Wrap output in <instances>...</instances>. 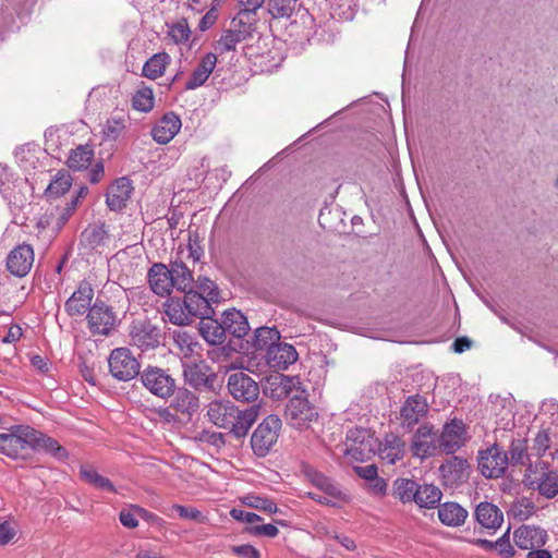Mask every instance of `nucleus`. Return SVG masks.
Here are the masks:
<instances>
[{
  "mask_svg": "<svg viewBox=\"0 0 558 558\" xmlns=\"http://www.w3.org/2000/svg\"><path fill=\"white\" fill-rule=\"evenodd\" d=\"M126 120L123 117H112L107 120L104 128V136L108 141H116L123 133Z\"/></svg>",
  "mask_w": 558,
  "mask_h": 558,
  "instance_id": "obj_54",
  "label": "nucleus"
},
{
  "mask_svg": "<svg viewBox=\"0 0 558 558\" xmlns=\"http://www.w3.org/2000/svg\"><path fill=\"white\" fill-rule=\"evenodd\" d=\"M509 464L507 453L494 445L484 451H480L478 469L487 478H498L504 475Z\"/></svg>",
  "mask_w": 558,
  "mask_h": 558,
  "instance_id": "obj_10",
  "label": "nucleus"
},
{
  "mask_svg": "<svg viewBox=\"0 0 558 558\" xmlns=\"http://www.w3.org/2000/svg\"><path fill=\"white\" fill-rule=\"evenodd\" d=\"M227 387L229 393L240 402H253L259 395L258 384L244 372L230 374Z\"/></svg>",
  "mask_w": 558,
  "mask_h": 558,
  "instance_id": "obj_11",
  "label": "nucleus"
},
{
  "mask_svg": "<svg viewBox=\"0 0 558 558\" xmlns=\"http://www.w3.org/2000/svg\"><path fill=\"white\" fill-rule=\"evenodd\" d=\"M248 531L253 535L267 537H276L279 533L278 527L274 524L252 525L250 526Z\"/></svg>",
  "mask_w": 558,
  "mask_h": 558,
  "instance_id": "obj_61",
  "label": "nucleus"
},
{
  "mask_svg": "<svg viewBox=\"0 0 558 558\" xmlns=\"http://www.w3.org/2000/svg\"><path fill=\"white\" fill-rule=\"evenodd\" d=\"M33 438L36 440L32 442L31 450H43L60 461L68 457L66 449L56 439L48 437L38 430H36V436H33Z\"/></svg>",
  "mask_w": 558,
  "mask_h": 558,
  "instance_id": "obj_39",
  "label": "nucleus"
},
{
  "mask_svg": "<svg viewBox=\"0 0 558 558\" xmlns=\"http://www.w3.org/2000/svg\"><path fill=\"white\" fill-rule=\"evenodd\" d=\"M298 0H268V12L274 19L290 17Z\"/></svg>",
  "mask_w": 558,
  "mask_h": 558,
  "instance_id": "obj_49",
  "label": "nucleus"
},
{
  "mask_svg": "<svg viewBox=\"0 0 558 558\" xmlns=\"http://www.w3.org/2000/svg\"><path fill=\"white\" fill-rule=\"evenodd\" d=\"M541 412L543 414H549L551 421L554 422L556 418H558V402L553 399L545 400L541 405Z\"/></svg>",
  "mask_w": 558,
  "mask_h": 558,
  "instance_id": "obj_64",
  "label": "nucleus"
},
{
  "mask_svg": "<svg viewBox=\"0 0 558 558\" xmlns=\"http://www.w3.org/2000/svg\"><path fill=\"white\" fill-rule=\"evenodd\" d=\"M410 450L413 457L421 460L436 454L439 450L438 434L429 424H422L415 430L410 444Z\"/></svg>",
  "mask_w": 558,
  "mask_h": 558,
  "instance_id": "obj_8",
  "label": "nucleus"
},
{
  "mask_svg": "<svg viewBox=\"0 0 558 558\" xmlns=\"http://www.w3.org/2000/svg\"><path fill=\"white\" fill-rule=\"evenodd\" d=\"M197 291L203 296H206L211 303H218L220 293L216 283L208 278H198L195 283Z\"/></svg>",
  "mask_w": 558,
  "mask_h": 558,
  "instance_id": "obj_55",
  "label": "nucleus"
},
{
  "mask_svg": "<svg viewBox=\"0 0 558 558\" xmlns=\"http://www.w3.org/2000/svg\"><path fill=\"white\" fill-rule=\"evenodd\" d=\"M80 474H81V477L85 482L89 483L90 485L95 486L96 488L106 490V492H110V493L114 492V486L110 482V480L100 475L92 466H87V465L82 466L80 470Z\"/></svg>",
  "mask_w": 558,
  "mask_h": 558,
  "instance_id": "obj_46",
  "label": "nucleus"
},
{
  "mask_svg": "<svg viewBox=\"0 0 558 558\" xmlns=\"http://www.w3.org/2000/svg\"><path fill=\"white\" fill-rule=\"evenodd\" d=\"M304 472L311 484L320 490L327 498L335 500V504L338 507L342 504L350 502L351 497L349 493L343 489L340 484L314 468H306Z\"/></svg>",
  "mask_w": 558,
  "mask_h": 558,
  "instance_id": "obj_9",
  "label": "nucleus"
},
{
  "mask_svg": "<svg viewBox=\"0 0 558 558\" xmlns=\"http://www.w3.org/2000/svg\"><path fill=\"white\" fill-rule=\"evenodd\" d=\"M280 333L276 328L259 327L255 330L253 345L256 350L268 349L278 343Z\"/></svg>",
  "mask_w": 558,
  "mask_h": 558,
  "instance_id": "obj_45",
  "label": "nucleus"
},
{
  "mask_svg": "<svg viewBox=\"0 0 558 558\" xmlns=\"http://www.w3.org/2000/svg\"><path fill=\"white\" fill-rule=\"evenodd\" d=\"M298 352L292 344L278 342L270 345L266 352V360L270 367L287 369L298 360Z\"/></svg>",
  "mask_w": 558,
  "mask_h": 558,
  "instance_id": "obj_20",
  "label": "nucleus"
},
{
  "mask_svg": "<svg viewBox=\"0 0 558 558\" xmlns=\"http://www.w3.org/2000/svg\"><path fill=\"white\" fill-rule=\"evenodd\" d=\"M469 517L465 508L454 501L438 505V518L444 525L458 527L464 524Z\"/></svg>",
  "mask_w": 558,
  "mask_h": 558,
  "instance_id": "obj_29",
  "label": "nucleus"
},
{
  "mask_svg": "<svg viewBox=\"0 0 558 558\" xmlns=\"http://www.w3.org/2000/svg\"><path fill=\"white\" fill-rule=\"evenodd\" d=\"M525 485L535 488L538 493L550 499L558 495V471L557 470H544L539 473L536 480H532L531 475H526L524 478Z\"/></svg>",
  "mask_w": 558,
  "mask_h": 558,
  "instance_id": "obj_25",
  "label": "nucleus"
},
{
  "mask_svg": "<svg viewBox=\"0 0 558 558\" xmlns=\"http://www.w3.org/2000/svg\"><path fill=\"white\" fill-rule=\"evenodd\" d=\"M34 263V250L29 244H21L14 247L7 257L8 270L16 276H26Z\"/></svg>",
  "mask_w": 558,
  "mask_h": 558,
  "instance_id": "obj_17",
  "label": "nucleus"
},
{
  "mask_svg": "<svg viewBox=\"0 0 558 558\" xmlns=\"http://www.w3.org/2000/svg\"><path fill=\"white\" fill-rule=\"evenodd\" d=\"M417 482L410 478H398L393 484V496L403 504L414 502Z\"/></svg>",
  "mask_w": 558,
  "mask_h": 558,
  "instance_id": "obj_44",
  "label": "nucleus"
},
{
  "mask_svg": "<svg viewBox=\"0 0 558 558\" xmlns=\"http://www.w3.org/2000/svg\"><path fill=\"white\" fill-rule=\"evenodd\" d=\"M174 347L179 350V353L184 357L190 356L193 352L197 342L194 337L184 330H174L172 332Z\"/></svg>",
  "mask_w": 558,
  "mask_h": 558,
  "instance_id": "obj_48",
  "label": "nucleus"
},
{
  "mask_svg": "<svg viewBox=\"0 0 558 558\" xmlns=\"http://www.w3.org/2000/svg\"><path fill=\"white\" fill-rule=\"evenodd\" d=\"M172 288L186 293L193 290L194 279L192 271L182 262H172L169 267Z\"/></svg>",
  "mask_w": 558,
  "mask_h": 558,
  "instance_id": "obj_35",
  "label": "nucleus"
},
{
  "mask_svg": "<svg viewBox=\"0 0 558 558\" xmlns=\"http://www.w3.org/2000/svg\"><path fill=\"white\" fill-rule=\"evenodd\" d=\"M72 184V178L68 172H58L54 180L51 181L47 189L49 196L63 195Z\"/></svg>",
  "mask_w": 558,
  "mask_h": 558,
  "instance_id": "obj_52",
  "label": "nucleus"
},
{
  "mask_svg": "<svg viewBox=\"0 0 558 558\" xmlns=\"http://www.w3.org/2000/svg\"><path fill=\"white\" fill-rule=\"evenodd\" d=\"M527 445H526V440L525 439H522V438H518V439H513L511 441V445H510V448H509V453H510V458H509V463L515 465V464H521V465H525V464H529L527 466V471L529 472H533L532 471V463H531V451H527Z\"/></svg>",
  "mask_w": 558,
  "mask_h": 558,
  "instance_id": "obj_40",
  "label": "nucleus"
},
{
  "mask_svg": "<svg viewBox=\"0 0 558 558\" xmlns=\"http://www.w3.org/2000/svg\"><path fill=\"white\" fill-rule=\"evenodd\" d=\"M548 541L547 532L534 525H521L513 533L515 546L523 550L543 547Z\"/></svg>",
  "mask_w": 558,
  "mask_h": 558,
  "instance_id": "obj_18",
  "label": "nucleus"
},
{
  "mask_svg": "<svg viewBox=\"0 0 558 558\" xmlns=\"http://www.w3.org/2000/svg\"><path fill=\"white\" fill-rule=\"evenodd\" d=\"M373 436L367 429L355 428L348 432L345 454L356 461H364L374 453Z\"/></svg>",
  "mask_w": 558,
  "mask_h": 558,
  "instance_id": "obj_14",
  "label": "nucleus"
},
{
  "mask_svg": "<svg viewBox=\"0 0 558 558\" xmlns=\"http://www.w3.org/2000/svg\"><path fill=\"white\" fill-rule=\"evenodd\" d=\"M404 442L398 436L390 435L378 447L379 458L388 464H395L404 456Z\"/></svg>",
  "mask_w": 558,
  "mask_h": 558,
  "instance_id": "obj_32",
  "label": "nucleus"
},
{
  "mask_svg": "<svg viewBox=\"0 0 558 558\" xmlns=\"http://www.w3.org/2000/svg\"><path fill=\"white\" fill-rule=\"evenodd\" d=\"M11 185L12 182L10 180V174L8 173L7 167L0 165V194L10 203L12 202L10 193Z\"/></svg>",
  "mask_w": 558,
  "mask_h": 558,
  "instance_id": "obj_60",
  "label": "nucleus"
},
{
  "mask_svg": "<svg viewBox=\"0 0 558 558\" xmlns=\"http://www.w3.org/2000/svg\"><path fill=\"white\" fill-rule=\"evenodd\" d=\"M427 412L428 403L424 397L418 395L408 397L400 409L401 426L411 430L421 418L426 416Z\"/></svg>",
  "mask_w": 558,
  "mask_h": 558,
  "instance_id": "obj_16",
  "label": "nucleus"
},
{
  "mask_svg": "<svg viewBox=\"0 0 558 558\" xmlns=\"http://www.w3.org/2000/svg\"><path fill=\"white\" fill-rule=\"evenodd\" d=\"M147 278L155 294L166 296L172 291L171 274L166 265L161 263L154 264L148 270Z\"/></svg>",
  "mask_w": 558,
  "mask_h": 558,
  "instance_id": "obj_26",
  "label": "nucleus"
},
{
  "mask_svg": "<svg viewBox=\"0 0 558 558\" xmlns=\"http://www.w3.org/2000/svg\"><path fill=\"white\" fill-rule=\"evenodd\" d=\"M442 493L438 486L427 483H417L414 502L420 508H435L437 505H439Z\"/></svg>",
  "mask_w": 558,
  "mask_h": 558,
  "instance_id": "obj_37",
  "label": "nucleus"
},
{
  "mask_svg": "<svg viewBox=\"0 0 558 558\" xmlns=\"http://www.w3.org/2000/svg\"><path fill=\"white\" fill-rule=\"evenodd\" d=\"M132 107L142 112H148L154 108V93L150 87H140L132 98Z\"/></svg>",
  "mask_w": 558,
  "mask_h": 558,
  "instance_id": "obj_47",
  "label": "nucleus"
},
{
  "mask_svg": "<svg viewBox=\"0 0 558 558\" xmlns=\"http://www.w3.org/2000/svg\"><path fill=\"white\" fill-rule=\"evenodd\" d=\"M150 515L145 509L133 506L129 509H123L120 511L119 520L121 524L128 529H135L138 525L137 518H147Z\"/></svg>",
  "mask_w": 558,
  "mask_h": 558,
  "instance_id": "obj_51",
  "label": "nucleus"
},
{
  "mask_svg": "<svg viewBox=\"0 0 558 558\" xmlns=\"http://www.w3.org/2000/svg\"><path fill=\"white\" fill-rule=\"evenodd\" d=\"M183 377L187 385L196 390L207 389L215 391L217 375L210 372L205 362L183 363Z\"/></svg>",
  "mask_w": 558,
  "mask_h": 558,
  "instance_id": "obj_13",
  "label": "nucleus"
},
{
  "mask_svg": "<svg viewBox=\"0 0 558 558\" xmlns=\"http://www.w3.org/2000/svg\"><path fill=\"white\" fill-rule=\"evenodd\" d=\"M217 64V57L213 52L206 53L197 66L193 70L191 76L185 83V88L189 90L196 89L205 84L209 75L213 73Z\"/></svg>",
  "mask_w": 558,
  "mask_h": 558,
  "instance_id": "obj_28",
  "label": "nucleus"
},
{
  "mask_svg": "<svg viewBox=\"0 0 558 558\" xmlns=\"http://www.w3.org/2000/svg\"><path fill=\"white\" fill-rule=\"evenodd\" d=\"M170 62V57L166 52L154 54L143 66V75L150 80H156L163 75L166 66Z\"/></svg>",
  "mask_w": 558,
  "mask_h": 558,
  "instance_id": "obj_41",
  "label": "nucleus"
},
{
  "mask_svg": "<svg viewBox=\"0 0 558 558\" xmlns=\"http://www.w3.org/2000/svg\"><path fill=\"white\" fill-rule=\"evenodd\" d=\"M550 448H555L556 452L558 451L557 426H549L548 428L538 432L529 450L532 456L539 458Z\"/></svg>",
  "mask_w": 558,
  "mask_h": 558,
  "instance_id": "obj_30",
  "label": "nucleus"
},
{
  "mask_svg": "<svg viewBox=\"0 0 558 558\" xmlns=\"http://www.w3.org/2000/svg\"><path fill=\"white\" fill-rule=\"evenodd\" d=\"M140 379L151 395L165 400L172 397L177 388L175 379L169 372L157 366L144 368Z\"/></svg>",
  "mask_w": 558,
  "mask_h": 558,
  "instance_id": "obj_5",
  "label": "nucleus"
},
{
  "mask_svg": "<svg viewBox=\"0 0 558 558\" xmlns=\"http://www.w3.org/2000/svg\"><path fill=\"white\" fill-rule=\"evenodd\" d=\"M109 241V233L104 223L89 225L81 234V243L90 250L104 246Z\"/></svg>",
  "mask_w": 558,
  "mask_h": 558,
  "instance_id": "obj_38",
  "label": "nucleus"
},
{
  "mask_svg": "<svg viewBox=\"0 0 558 558\" xmlns=\"http://www.w3.org/2000/svg\"><path fill=\"white\" fill-rule=\"evenodd\" d=\"M232 553L241 558H259V551L253 547L252 545L244 544L239 546H233L231 548Z\"/></svg>",
  "mask_w": 558,
  "mask_h": 558,
  "instance_id": "obj_63",
  "label": "nucleus"
},
{
  "mask_svg": "<svg viewBox=\"0 0 558 558\" xmlns=\"http://www.w3.org/2000/svg\"><path fill=\"white\" fill-rule=\"evenodd\" d=\"M133 191V186L131 181L125 178H119L112 183L107 192L106 203L111 210L119 211L122 210L128 201L131 197V193Z\"/></svg>",
  "mask_w": 558,
  "mask_h": 558,
  "instance_id": "obj_23",
  "label": "nucleus"
},
{
  "mask_svg": "<svg viewBox=\"0 0 558 558\" xmlns=\"http://www.w3.org/2000/svg\"><path fill=\"white\" fill-rule=\"evenodd\" d=\"M509 533L510 529H508L507 532L495 542L494 549H497L499 555L504 558H512L515 554V550L509 539Z\"/></svg>",
  "mask_w": 558,
  "mask_h": 558,
  "instance_id": "obj_57",
  "label": "nucleus"
},
{
  "mask_svg": "<svg viewBox=\"0 0 558 558\" xmlns=\"http://www.w3.org/2000/svg\"><path fill=\"white\" fill-rule=\"evenodd\" d=\"M206 415L217 427L242 438L257 420L258 411L255 408L241 411L228 399H215L208 403Z\"/></svg>",
  "mask_w": 558,
  "mask_h": 558,
  "instance_id": "obj_1",
  "label": "nucleus"
},
{
  "mask_svg": "<svg viewBox=\"0 0 558 558\" xmlns=\"http://www.w3.org/2000/svg\"><path fill=\"white\" fill-rule=\"evenodd\" d=\"M464 424L460 420H452L444 426L438 435L439 450L450 454L456 452L464 442Z\"/></svg>",
  "mask_w": 558,
  "mask_h": 558,
  "instance_id": "obj_19",
  "label": "nucleus"
},
{
  "mask_svg": "<svg viewBox=\"0 0 558 558\" xmlns=\"http://www.w3.org/2000/svg\"><path fill=\"white\" fill-rule=\"evenodd\" d=\"M182 122L173 112L163 114L151 129V136L158 144H168L181 130Z\"/></svg>",
  "mask_w": 558,
  "mask_h": 558,
  "instance_id": "obj_21",
  "label": "nucleus"
},
{
  "mask_svg": "<svg viewBox=\"0 0 558 558\" xmlns=\"http://www.w3.org/2000/svg\"><path fill=\"white\" fill-rule=\"evenodd\" d=\"M190 28L185 21L178 22L170 26L169 36L177 43H184L190 38Z\"/></svg>",
  "mask_w": 558,
  "mask_h": 558,
  "instance_id": "obj_56",
  "label": "nucleus"
},
{
  "mask_svg": "<svg viewBox=\"0 0 558 558\" xmlns=\"http://www.w3.org/2000/svg\"><path fill=\"white\" fill-rule=\"evenodd\" d=\"M199 333L209 344L213 345L222 344L227 335L222 322L219 323L217 319H213L211 316L201 320Z\"/></svg>",
  "mask_w": 558,
  "mask_h": 558,
  "instance_id": "obj_36",
  "label": "nucleus"
},
{
  "mask_svg": "<svg viewBox=\"0 0 558 558\" xmlns=\"http://www.w3.org/2000/svg\"><path fill=\"white\" fill-rule=\"evenodd\" d=\"M36 429L27 425H14L0 433V453L12 459L25 458L36 439Z\"/></svg>",
  "mask_w": 558,
  "mask_h": 558,
  "instance_id": "obj_2",
  "label": "nucleus"
},
{
  "mask_svg": "<svg viewBox=\"0 0 558 558\" xmlns=\"http://www.w3.org/2000/svg\"><path fill=\"white\" fill-rule=\"evenodd\" d=\"M170 407L181 414L192 415L198 410V397L186 388H175Z\"/></svg>",
  "mask_w": 558,
  "mask_h": 558,
  "instance_id": "obj_31",
  "label": "nucleus"
},
{
  "mask_svg": "<svg viewBox=\"0 0 558 558\" xmlns=\"http://www.w3.org/2000/svg\"><path fill=\"white\" fill-rule=\"evenodd\" d=\"M87 320L93 333L107 336L116 325V315L108 305L96 302L88 311Z\"/></svg>",
  "mask_w": 558,
  "mask_h": 558,
  "instance_id": "obj_15",
  "label": "nucleus"
},
{
  "mask_svg": "<svg viewBox=\"0 0 558 558\" xmlns=\"http://www.w3.org/2000/svg\"><path fill=\"white\" fill-rule=\"evenodd\" d=\"M281 428V420L277 415H268L258 424L251 437V447L258 457H265L276 445Z\"/></svg>",
  "mask_w": 558,
  "mask_h": 558,
  "instance_id": "obj_4",
  "label": "nucleus"
},
{
  "mask_svg": "<svg viewBox=\"0 0 558 558\" xmlns=\"http://www.w3.org/2000/svg\"><path fill=\"white\" fill-rule=\"evenodd\" d=\"M94 158V151L88 145H80L73 149L68 158V166L73 170L86 169Z\"/></svg>",
  "mask_w": 558,
  "mask_h": 558,
  "instance_id": "obj_43",
  "label": "nucleus"
},
{
  "mask_svg": "<svg viewBox=\"0 0 558 558\" xmlns=\"http://www.w3.org/2000/svg\"><path fill=\"white\" fill-rule=\"evenodd\" d=\"M173 510L178 512L180 518L192 520L195 522H202L204 520V517L201 511H198L195 508H189L181 505H174Z\"/></svg>",
  "mask_w": 558,
  "mask_h": 558,
  "instance_id": "obj_59",
  "label": "nucleus"
},
{
  "mask_svg": "<svg viewBox=\"0 0 558 558\" xmlns=\"http://www.w3.org/2000/svg\"><path fill=\"white\" fill-rule=\"evenodd\" d=\"M286 417L293 427L304 428L318 418V412L303 393L299 395L298 392L287 404Z\"/></svg>",
  "mask_w": 558,
  "mask_h": 558,
  "instance_id": "obj_7",
  "label": "nucleus"
},
{
  "mask_svg": "<svg viewBox=\"0 0 558 558\" xmlns=\"http://www.w3.org/2000/svg\"><path fill=\"white\" fill-rule=\"evenodd\" d=\"M271 397L275 399H283L292 392L304 393L305 390L302 388L301 379L298 376H286L282 375L270 381Z\"/></svg>",
  "mask_w": 558,
  "mask_h": 558,
  "instance_id": "obj_33",
  "label": "nucleus"
},
{
  "mask_svg": "<svg viewBox=\"0 0 558 558\" xmlns=\"http://www.w3.org/2000/svg\"><path fill=\"white\" fill-rule=\"evenodd\" d=\"M94 298L92 284L87 281L80 282L77 289L65 302V310L71 316H78L86 313Z\"/></svg>",
  "mask_w": 558,
  "mask_h": 558,
  "instance_id": "obj_22",
  "label": "nucleus"
},
{
  "mask_svg": "<svg viewBox=\"0 0 558 558\" xmlns=\"http://www.w3.org/2000/svg\"><path fill=\"white\" fill-rule=\"evenodd\" d=\"M535 509L534 502L526 497H522L517 499L509 509V514H511L513 518L524 521L529 519Z\"/></svg>",
  "mask_w": 558,
  "mask_h": 558,
  "instance_id": "obj_50",
  "label": "nucleus"
},
{
  "mask_svg": "<svg viewBox=\"0 0 558 558\" xmlns=\"http://www.w3.org/2000/svg\"><path fill=\"white\" fill-rule=\"evenodd\" d=\"M230 515L234 520L240 521V522H245V523L250 524L251 526L256 525L255 523L262 520L260 517L257 515L256 513L245 511V510L239 509V508H233L230 511Z\"/></svg>",
  "mask_w": 558,
  "mask_h": 558,
  "instance_id": "obj_58",
  "label": "nucleus"
},
{
  "mask_svg": "<svg viewBox=\"0 0 558 558\" xmlns=\"http://www.w3.org/2000/svg\"><path fill=\"white\" fill-rule=\"evenodd\" d=\"M256 22L250 13H238L217 40L215 49L220 53L233 51L236 45L252 37Z\"/></svg>",
  "mask_w": 558,
  "mask_h": 558,
  "instance_id": "obj_3",
  "label": "nucleus"
},
{
  "mask_svg": "<svg viewBox=\"0 0 558 558\" xmlns=\"http://www.w3.org/2000/svg\"><path fill=\"white\" fill-rule=\"evenodd\" d=\"M110 374L118 380L129 381L141 374V365L128 348H117L109 359Z\"/></svg>",
  "mask_w": 558,
  "mask_h": 558,
  "instance_id": "obj_6",
  "label": "nucleus"
},
{
  "mask_svg": "<svg viewBox=\"0 0 558 558\" xmlns=\"http://www.w3.org/2000/svg\"><path fill=\"white\" fill-rule=\"evenodd\" d=\"M130 342L142 351L155 349L160 344V329L148 320H136L130 328Z\"/></svg>",
  "mask_w": 558,
  "mask_h": 558,
  "instance_id": "obj_12",
  "label": "nucleus"
},
{
  "mask_svg": "<svg viewBox=\"0 0 558 558\" xmlns=\"http://www.w3.org/2000/svg\"><path fill=\"white\" fill-rule=\"evenodd\" d=\"M166 314L169 320L178 326H186L193 322L191 315L186 313L183 299H171L167 305Z\"/></svg>",
  "mask_w": 558,
  "mask_h": 558,
  "instance_id": "obj_42",
  "label": "nucleus"
},
{
  "mask_svg": "<svg viewBox=\"0 0 558 558\" xmlns=\"http://www.w3.org/2000/svg\"><path fill=\"white\" fill-rule=\"evenodd\" d=\"M264 2L265 0H239V4L242 7L239 13H250V15H252V20L257 22L256 11Z\"/></svg>",
  "mask_w": 558,
  "mask_h": 558,
  "instance_id": "obj_62",
  "label": "nucleus"
},
{
  "mask_svg": "<svg viewBox=\"0 0 558 558\" xmlns=\"http://www.w3.org/2000/svg\"><path fill=\"white\" fill-rule=\"evenodd\" d=\"M475 521L485 530L496 531L504 523L502 511L488 501L480 502L474 510Z\"/></svg>",
  "mask_w": 558,
  "mask_h": 558,
  "instance_id": "obj_24",
  "label": "nucleus"
},
{
  "mask_svg": "<svg viewBox=\"0 0 558 558\" xmlns=\"http://www.w3.org/2000/svg\"><path fill=\"white\" fill-rule=\"evenodd\" d=\"M183 301L185 304L186 313L191 315L192 320L195 318H199L202 320L204 318H209V316L215 314L213 308L214 303L194 290H189L184 294Z\"/></svg>",
  "mask_w": 558,
  "mask_h": 558,
  "instance_id": "obj_27",
  "label": "nucleus"
},
{
  "mask_svg": "<svg viewBox=\"0 0 558 558\" xmlns=\"http://www.w3.org/2000/svg\"><path fill=\"white\" fill-rule=\"evenodd\" d=\"M222 324L226 332L236 338L244 337L250 330L246 317L240 311L234 308L225 311Z\"/></svg>",
  "mask_w": 558,
  "mask_h": 558,
  "instance_id": "obj_34",
  "label": "nucleus"
},
{
  "mask_svg": "<svg viewBox=\"0 0 558 558\" xmlns=\"http://www.w3.org/2000/svg\"><path fill=\"white\" fill-rule=\"evenodd\" d=\"M242 502L250 508L262 510L268 513L278 512V508L272 500L257 495L245 496L243 497Z\"/></svg>",
  "mask_w": 558,
  "mask_h": 558,
  "instance_id": "obj_53",
  "label": "nucleus"
}]
</instances>
